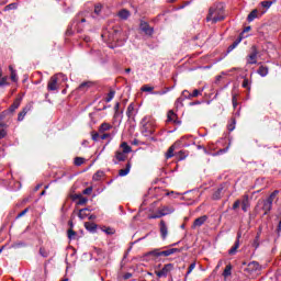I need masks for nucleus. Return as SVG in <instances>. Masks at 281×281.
I'll return each instance as SVG.
<instances>
[{
	"label": "nucleus",
	"instance_id": "f257e3e1",
	"mask_svg": "<svg viewBox=\"0 0 281 281\" xmlns=\"http://www.w3.org/2000/svg\"><path fill=\"white\" fill-rule=\"evenodd\" d=\"M101 36L103 41H109L112 43H124L126 42V38H128V34H126V32L122 31L120 27L112 29L111 31L105 30Z\"/></svg>",
	"mask_w": 281,
	"mask_h": 281
},
{
	"label": "nucleus",
	"instance_id": "f03ea898",
	"mask_svg": "<svg viewBox=\"0 0 281 281\" xmlns=\"http://www.w3.org/2000/svg\"><path fill=\"white\" fill-rule=\"evenodd\" d=\"M225 20V5L223 3L218 2L213 4L209 9V14L206 16L207 22L212 23H218V21H224Z\"/></svg>",
	"mask_w": 281,
	"mask_h": 281
},
{
	"label": "nucleus",
	"instance_id": "7ed1b4c3",
	"mask_svg": "<svg viewBox=\"0 0 281 281\" xmlns=\"http://www.w3.org/2000/svg\"><path fill=\"white\" fill-rule=\"evenodd\" d=\"M155 119H153V116L147 115L145 117L142 119L140 121V133L142 135H144L145 137H150V135H153L155 133Z\"/></svg>",
	"mask_w": 281,
	"mask_h": 281
},
{
	"label": "nucleus",
	"instance_id": "20e7f679",
	"mask_svg": "<svg viewBox=\"0 0 281 281\" xmlns=\"http://www.w3.org/2000/svg\"><path fill=\"white\" fill-rule=\"evenodd\" d=\"M172 271H175V265L167 263L162 267L161 270H156L155 273H156L157 278H168V276H170V273H172Z\"/></svg>",
	"mask_w": 281,
	"mask_h": 281
},
{
	"label": "nucleus",
	"instance_id": "39448f33",
	"mask_svg": "<svg viewBox=\"0 0 281 281\" xmlns=\"http://www.w3.org/2000/svg\"><path fill=\"white\" fill-rule=\"evenodd\" d=\"M251 52L247 57L248 65H256L258 63V47L256 45L251 46Z\"/></svg>",
	"mask_w": 281,
	"mask_h": 281
},
{
	"label": "nucleus",
	"instance_id": "423d86ee",
	"mask_svg": "<svg viewBox=\"0 0 281 281\" xmlns=\"http://www.w3.org/2000/svg\"><path fill=\"white\" fill-rule=\"evenodd\" d=\"M58 89V77L53 76L50 77L48 85H47V90L48 91H56Z\"/></svg>",
	"mask_w": 281,
	"mask_h": 281
},
{
	"label": "nucleus",
	"instance_id": "0eeeda50",
	"mask_svg": "<svg viewBox=\"0 0 281 281\" xmlns=\"http://www.w3.org/2000/svg\"><path fill=\"white\" fill-rule=\"evenodd\" d=\"M126 115H127L128 120H135V115H137V110H135V103H131L127 106Z\"/></svg>",
	"mask_w": 281,
	"mask_h": 281
},
{
	"label": "nucleus",
	"instance_id": "6e6552de",
	"mask_svg": "<svg viewBox=\"0 0 281 281\" xmlns=\"http://www.w3.org/2000/svg\"><path fill=\"white\" fill-rule=\"evenodd\" d=\"M260 203H262V211H263V214H268L271 212V210L273 209V204L271 202H269L268 200H263V201H259L258 202V205H260Z\"/></svg>",
	"mask_w": 281,
	"mask_h": 281
},
{
	"label": "nucleus",
	"instance_id": "1a4fd4ad",
	"mask_svg": "<svg viewBox=\"0 0 281 281\" xmlns=\"http://www.w3.org/2000/svg\"><path fill=\"white\" fill-rule=\"evenodd\" d=\"M240 233H238L234 246L228 250L229 256H234L236 255V251H238V247H240Z\"/></svg>",
	"mask_w": 281,
	"mask_h": 281
},
{
	"label": "nucleus",
	"instance_id": "9d476101",
	"mask_svg": "<svg viewBox=\"0 0 281 281\" xmlns=\"http://www.w3.org/2000/svg\"><path fill=\"white\" fill-rule=\"evenodd\" d=\"M246 271L248 273H254V271H260V263H258L257 261H252V262L248 263Z\"/></svg>",
	"mask_w": 281,
	"mask_h": 281
},
{
	"label": "nucleus",
	"instance_id": "9b49d317",
	"mask_svg": "<svg viewBox=\"0 0 281 281\" xmlns=\"http://www.w3.org/2000/svg\"><path fill=\"white\" fill-rule=\"evenodd\" d=\"M140 30L148 36H151V34L154 32V30L150 27L149 24H147V22H140Z\"/></svg>",
	"mask_w": 281,
	"mask_h": 281
},
{
	"label": "nucleus",
	"instance_id": "f8f14e48",
	"mask_svg": "<svg viewBox=\"0 0 281 281\" xmlns=\"http://www.w3.org/2000/svg\"><path fill=\"white\" fill-rule=\"evenodd\" d=\"M160 235L164 240L168 237V226L165 221H160Z\"/></svg>",
	"mask_w": 281,
	"mask_h": 281
},
{
	"label": "nucleus",
	"instance_id": "ddd939ff",
	"mask_svg": "<svg viewBox=\"0 0 281 281\" xmlns=\"http://www.w3.org/2000/svg\"><path fill=\"white\" fill-rule=\"evenodd\" d=\"M21 106V98H18L14 100V102L11 104V106L8 109L9 113H14L16 109Z\"/></svg>",
	"mask_w": 281,
	"mask_h": 281
},
{
	"label": "nucleus",
	"instance_id": "4468645a",
	"mask_svg": "<svg viewBox=\"0 0 281 281\" xmlns=\"http://www.w3.org/2000/svg\"><path fill=\"white\" fill-rule=\"evenodd\" d=\"M114 157L116 159L114 160V164H117V161H126V154L122 150H117Z\"/></svg>",
	"mask_w": 281,
	"mask_h": 281
},
{
	"label": "nucleus",
	"instance_id": "2eb2a0df",
	"mask_svg": "<svg viewBox=\"0 0 281 281\" xmlns=\"http://www.w3.org/2000/svg\"><path fill=\"white\" fill-rule=\"evenodd\" d=\"M131 168H132V165H131V161H128L124 169L119 170V177H126V175L131 172Z\"/></svg>",
	"mask_w": 281,
	"mask_h": 281
},
{
	"label": "nucleus",
	"instance_id": "dca6fc26",
	"mask_svg": "<svg viewBox=\"0 0 281 281\" xmlns=\"http://www.w3.org/2000/svg\"><path fill=\"white\" fill-rule=\"evenodd\" d=\"M205 221H207V216H201V217H198L194 222H193V228L194 227H201V225H204L205 224Z\"/></svg>",
	"mask_w": 281,
	"mask_h": 281
},
{
	"label": "nucleus",
	"instance_id": "f3484780",
	"mask_svg": "<svg viewBox=\"0 0 281 281\" xmlns=\"http://www.w3.org/2000/svg\"><path fill=\"white\" fill-rule=\"evenodd\" d=\"M117 16H120L123 21H126L128 16H131V11L122 9L121 11H119Z\"/></svg>",
	"mask_w": 281,
	"mask_h": 281
},
{
	"label": "nucleus",
	"instance_id": "a211bd4d",
	"mask_svg": "<svg viewBox=\"0 0 281 281\" xmlns=\"http://www.w3.org/2000/svg\"><path fill=\"white\" fill-rule=\"evenodd\" d=\"M85 227L88 232H91L92 234H95V229H98V225L95 223L86 222Z\"/></svg>",
	"mask_w": 281,
	"mask_h": 281
},
{
	"label": "nucleus",
	"instance_id": "6ab92c4d",
	"mask_svg": "<svg viewBox=\"0 0 281 281\" xmlns=\"http://www.w3.org/2000/svg\"><path fill=\"white\" fill-rule=\"evenodd\" d=\"M179 249L178 248H170L168 250H162L161 251V256H164L165 258H168V256H172V254H179Z\"/></svg>",
	"mask_w": 281,
	"mask_h": 281
},
{
	"label": "nucleus",
	"instance_id": "aec40b11",
	"mask_svg": "<svg viewBox=\"0 0 281 281\" xmlns=\"http://www.w3.org/2000/svg\"><path fill=\"white\" fill-rule=\"evenodd\" d=\"M167 122H172L173 124H177V113H175V111L170 110L168 112Z\"/></svg>",
	"mask_w": 281,
	"mask_h": 281
},
{
	"label": "nucleus",
	"instance_id": "412c9836",
	"mask_svg": "<svg viewBox=\"0 0 281 281\" xmlns=\"http://www.w3.org/2000/svg\"><path fill=\"white\" fill-rule=\"evenodd\" d=\"M257 72L259 74V76H261V78H265L269 75V67L260 66Z\"/></svg>",
	"mask_w": 281,
	"mask_h": 281
},
{
	"label": "nucleus",
	"instance_id": "4be33fe9",
	"mask_svg": "<svg viewBox=\"0 0 281 281\" xmlns=\"http://www.w3.org/2000/svg\"><path fill=\"white\" fill-rule=\"evenodd\" d=\"M241 210L243 212H247L249 210V195H245L241 201Z\"/></svg>",
	"mask_w": 281,
	"mask_h": 281
},
{
	"label": "nucleus",
	"instance_id": "5701e85b",
	"mask_svg": "<svg viewBox=\"0 0 281 281\" xmlns=\"http://www.w3.org/2000/svg\"><path fill=\"white\" fill-rule=\"evenodd\" d=\"M93 86V82H91V81H85V82H82L80 86H79V90L80 91H87V89H90V87H92Z\"/></svg>",
	"mask_w": 281,
	"mask_h": 281
},
{
	"label": "nucleus",
	"instance_id": "b1692460",
	"mask_svg": "<svg viewBox=\"0 0 281 281\" xmlns=\"http://www.w3.org/2000/svg\"><path fill=\"white\" fill-rule=\"evenodd\" d=\"M9 70L11 72L12 82H19V76L16 75V70L12 66H9Z\"/></svg>",
	"mask_w": 281,
	"mask_h": 281
},
{
	"label": "nucleus",
	"instance_id": "393cba45",
	"mask_svg": "<svg viewBox=\"0 0 281 281\" xmlns=\"http://www.w3.org/2000/svg\"><path fill=\"white\" fill-rule=\"evenodd\" d=\"M255 19H258V9L252 10L247 18V21L251 23Z\"/></svg>",
	"mask_w": 281,
	"mask_h": 281
},
{
	"label": "nucleus",
	"instance_id": "a878e982",
	"mask_svg": "<svg viewBox=\"0 0 281 281\" xmlns=\"http://www.w3.org/2000/svg\"><path fill=\"white\" fill-rule=\"evenodd\" d=\"M121 148H122L121 151L124 153L125 155H128V153H131L133 150L126 142L121 144Z\"/></svg>",
	"mask_w": 281,
	"mask_h": 281
},
{
	"label": "nucleus",
	"instance_id": "bb28decb",
	"mask_svg": "<svg viewBox=\"0 0 281 281\" xmlns=\"http://www.w3.org/2000/svg\"><path fill=\"white\" fill-rule=\"evenodd\" d=\"M27 108H24L19 114H18V122H23L25 120V115H27Z\"/></svg>",
	"mask_w": 281,
	"mask_h": 281
},
{
	"label": "nucleus",
	"instance_id": "cd10ccee",
	"mask_svg": "<svg viewBox=\"0 0 281 281\" xmlns=\"http://www.w3.org/2000/svg\"><path fill=\"white\" fill-rule=\"evenodd\" d=\"M240 41L241 40L238 38L235 42H233V44L228 46L227 53L229 54V52H234V49H236L238 47V45H240Z\"/></svg>",
	"mask_w": 281,
	"mask_h": 281
},
{
	"label": "nucleus",
	"instance_id": "c85d7f7f",
	"mask_svg": "<svg viewBox=\"0 0 281 281\" xmlns=\"http://www.w3.org/2000/svg\"><path fill=\"white\" fill-rule=\"evenodd\" d=\"M103 177H104V171L99 170L93 175L92 179L93 181H102Z\"/></svg>",
	"mask_w": 281,
	"mask_h": 281
},
{
	"label": "nucleus",
	"instance_id": "c756f323",
	"mask_svg": "<svg viewBox=\"0 0 281 281\" xmlns=\"http://www.w3.org/2000/svg\"><path fill=\"white\" fill-rule=\"evenodd\" d=\"M123 117H124V110L114 112V120H116V122H122Z\"/></svg>",
	"mask_w": 281,
	"mask_h": 281
},
{
	"label": "nucleus",
	"instance_id": "7c9ffc66",
	"mask_svg": "<svg viewBox=\"0 0 281 281\" xmlns=\"http://www.w3.org/2000/svg\"><path fill=\"white\" fill-rule=\"evenodd\" d=\"M158 211H160V214H164V216H168V214H172L175 212V210H172L168 206H164L162 209H160Z\"/></svg>",
	"mask_w": 281,
	"mask_h": 281
},
{
	"label": "nucleus",
	"instance_id": "2f4dec72",
	"mask_svg": "<svg viewBox=\"0 0 281 281\" xmlns=\"http://www.w3.org/2000/svg\"><path fill=\"white\" fill-rule=\"evenodd\" d=\"M175 147L176 145H171L166 153V159H171V157H175Z\"/></svg>",
	"mask_w": 281,
	"mask_h": 281
},
{
	"label": "nucleus",
	"instance_id": "473e14b6",
	"mask_svg": "<svg viewBox=\"0 0 281 281\" xmlns=\"http://www.w3.org/2000/svg\"><path fill=\"white\" fill-rule=\"evenodd\" d=\"M87 212H89V209L79 210L78 217L81 218V221L87 218V216H89Z\"/></svg>",
	"mask_w": 281,
	"mask_h": 281
},
{
	"label": "nucleus",
	"instance_id": "72a5a7b5",
	"mask_svg": "<svg viewBox=\"0 0 281 281\" xmlns=\"http://www.w3.org/2000/svg\"><path fill=\"white\" fill-rule=\"evenodd\" d=\"M278 194H280V191L274 190L267 199L266 201L270 202L273 204V201L276 200V196H278Z\"/></svg>",
	"mask_w": 281,
	"mask_h": 281
},
{
	"label": "nucleus",
	"instance_id": "f704fd0d",
	"mask_svg": "<svg viewBox=\"0 0 281 281\" xmlns=\"http://www.w3.org/2000/svg\"><path fill=\"white\" fill-rule=\"evenodd\" d=\"M224 278H229L232 276V265H227L223 272Z\"/></svg>",
	"mask_w": 281,
	"mask_h": 281
},
{
	"label": "nucleus",
	"instance_id": "c9c22d12",
	"mask_svg": "<svg viewBox=\"0 0 281 281\" xmlns=\"http://www.w3.org/2000/svg\"><path fill=\"white\" fill-rule=\"evenodd\" d=\"M67 234H68L69 240H76V236H78V234L71 228L68 229Z\"/></svg>",
	"mask_w": 281,
	"mask_h": 281
},
{
	"label": "nucleus",
	"instance_id": "e433bc0d",
	"mask_svg": "<svg viewBox=\"0 0 281 281\" xmlns=\"http://www.w3.org/2000/svg\"><path fill=\"white\" fill-rule=\"evenodd\" d=\"M181 98H184V100H192V93L188 90H183L181 93Z\"/></svg>",
	"mask_w": 281,
	"mask_h": 281
},
{
	"label": "nucleus",
	"instance_id": "4c0bfd02",
	"mask_svg": "<svg viewBox=\"0 0 281 281\" xmlns=\"http://www.w3.org/2000/svg\"><path fill=\"white\" fill-rule=\"evenodd\" d=\"M111 128H112L111 124H109V123H103V124H101V126H100V132H101V133H104V131H111Z\"/></svg>",
	"mask_w": 281,
	"mask_h": 281
},
{
	"label": "nucleus",
	"instance_id": "58836bf2",
	"mask_svg": "<svg viewBox=\"0 0 281 281\" xmlns=\"http://www.w3.org/2000/svg\"><path fill=\"white\" fill-rule=\"evenodd\" d=\"M222 192H223V189L220 188V189H217V190L213 193V199H214V201H218V199H221Z\"/></svg>",
	"mask_w": 281,
	"mask_h": 281
},
{
	"label": "nucleus",
	"instance_id": "ea45409f",
	"mask_svg": "<svg viewBox=\"0 0 281 281\" xmlns=\"http://www.w3.org/2000/svg\"><path fill=\"white\" fill-rule=\"evenodd\" d=\"M194 269H196V262H193L189 266V269L186 274V280L188 279V276H190V273H192V271H194Z\"/></svg>",
	"mask_w": 281,
	"mask_h": 281
},
{
	"label": "nucleus",
	"instance_id": "a19ab883",
	"mask_svg": "<svg viewBox=\"0 0 281 281\" xmlns=\"http://www.w3.org/2000/svg\"><path fill=\"white\" fill-rule=\"evenodd\" d=\"M184 98L183 97H179L177 100H176V108L179 109L181 106H183V102H184Z\"/></svg>",
	"mask_w": 281,
	"mask_h": 281
},
{
	"label": "nucleus",
	"instance_id": "79ce46f5",
	"mask_svg": "<svg viewBox=\"0 0 281 281\" xmlns=\"http://www.w3.org/2000/svg\"><path fill=\"white\" fill-rule=\"evenodd\" d=\"M199 95H203V89H201V90L195 89V90H193V92L191 93V98H199Z\"/></svg>",
	"mask_w": 281,
	"mask_h": 281
},
{
	"label": "nucleus",
	"instance_id": "37998d69",
	"mask_svg": "<svg viewBox=\"0 0 281 281\" xmlns=\"http://www.w3.org/2000/svg\"><path fill=\"white\" fill-rule=\"evenodd\" d=\"M114 98H115L114 90H110V92L108 93V97L105 98V102H111V100H113Z\"/></svg>",
	"mask_w": 281,
	"mask_h": 281
},
{
	"label": "nucleus",
	"instance_id": "c03bdc74",
	"mask_svg": "<svg viewBox=\"0 0 281 281\" xmlns=\"http://www.w3.org/2000/svg\"><path fill=\"white\" fill-rule=\"evenodd\" d=\"M16 8H19V4H16V2L10 3L8 4L4 10L5 11H10V10H16Z\"/></svg>",
	"mask_w": 281,
	"mask_h": 281
},
{
	"label": "nucleus",
	"instance_id": "a18cd8bd",
	"mask_svg": "<svg viewBox=\"0 0 281 281\" xmlns=\"http://www.w3.org/2000/svg\"><path fill=\"white\" fill-rule=\"evenodd\" d=\"M177 155H178V159L180 161H183V159H186L188 157V154L183 150H180Z\"/></svg>",
	"mask_w": 281,
	"mask_h": 281
},
{
	"label": "nucleus",
	"instance_id": "49530a36",
	"mask_svg": "<svg viewBox=\"0 0 281 281\" xmlns=\"http://www.w3.org/2000/svg\"><path fill=\"white\" fill-rule=\"evenodd\" d=\"M82 164H85V158L82 157L75 158V166H82Z\"/></svg>",
	"mask_w": 281,
	"mask_h": 281
},
{
	"label": "nucleus",
	"instance_id": "de8ad7c7",
	"mask_svg": "<svg viewBox=\"0 0 281 281\" xmlns=\"http://www.w3.org/2000/svg\"><path fill=\"white\" fill-rule=\"evenodd\" d=\"M149 256H155L156 258H159V257H161L162 255H161V251H160L159 249H155V250H151V251L149 252Z\"/></svg>",
	"mask_w": 281,
	"mask_h": 281
},
{
	"label": "nucleus",
	"instance_id": "09e8293b",
	"mask_svg": "<svg viewBox=\"0 0 281 281\" xmlns=\"http://www.w3.org/2000/svg\"><path fill=\"white\" fill-rule=\"evenodd\" d=\"M102 12V4H95L94 5V14H97L99 16V14H101Z\"/></svg>",
	"mask_w": 281,
	"mask_h": 281
},
{
	"label": "nucleus",
	"instance_id": "8fccbe9b",
	"mask_svg": "<svg viewBox=\"0 0 281 281\" xmlns=\"http://www.w3.org/2000/svg\"><path fill=\"white\" fill-rule=\"evenodd\" d=\"M261 5H262V8H266L267 10H269V8H271V5H273V1H262Z\"/></svg>",
	"mask_w": 281,
	"mask_h": 281
},
{
	"label": "nucleus",
	"instance_id": "3c124183",
	"mask_svg": "<svg viewBox=\"0 0 281 281\" xmlns=\"http://www.w3.org/2000/svg\"><path fill=\"white\" fill-rule=\"evenodd\" d=\"M228 131L232 132L236 128V119H232V122L228 124Z\"/></svg>",
	"mask_w": 281,
	"mask_h": 281
},
{
	"label": "nucleus",
	"instance_id": "603ef678",
	"mask_svg": "<svg viewBox=\"0 0 281 281\" xmlns=\"http://www.w3.org/2000/svg\"><path fill=\"white\" fill-rule=\"evenodd\" d=\"M164 214L165 213H160V211H158L157 213L149 215V218H161Z\"/></svg>",
	"mask_w": 281,
	"mask_h": 281
},
{
	"label": "nucleus",
	"instance_id": "864d4df0",
	"mask_svg": "<svg viewBox=\"0 0 281 281\" xmlns=\"http://www.w3.org/2000/svg\"><path fill=\"white\" fill-rule=\"evenodd\" d=\"M155 88L148 86V85H145L140 88V91H144V92H150L153 91Z\"/></svg>",
	"mask_w": 281,
	"mask_h": 281
},
{
	"label": "nucleus",
	"instance_id": "5fc2aeb1",
	"mask_svg": "<svg viewBox=\"0 0 281 281\" xmlns=\"http://www.w3.org/2000/svg\"><path fill=\"white\" fill-rule=\"evenodd\" d=\"M40 255L42 258H47L49 256V252L45 250V248H40Z\"/></svg>",
	"mask_w": 281,
	"mask_h": 281
},
{
	"label": "nucleus",
	"instance_id": "6e6d98bb",
	"mask_svg": "<svg viewBox=\"0 0 281 281\" xmlns=\"http://www.w3.org/2000/svg\"><path fill=\"white\" fill-rule=\"evenodd\" d=\"M8 85V77H0V87H5Z\"/></svg>",
	"mask_w": 281,
	"mask_h": 281
},
{
	"label": "nucleus",
	"instance_id": "4d7b16f0",
	"mask_svg": "<svg viewBox=\"0 0 281 281\" xmlns=\"http://www.w3.org/2000/svg\"><path fill=\"white\" fill-rule=\"evenodd\" d=\"M30 212V209H24L22 212H20L16 216V218H21L22 216H25Z\"/></svg>",
	"mask_w": 281,
	"mask_h": 281
},
{
	"label": "nucleus",
	"instance_id": "13d9d810",
	"mask_svg": "<svg viewBox=\"0 0 281 281\" xmlns=\"http://www.w3.org/2000/svg\"><path fill=\"white\" fill-rule=\"evenodd\" d=\"M89 201L87 198H79L78 205H85Z\"/></svg>",
	"mask_w": 281,
	"mask_h": 281
},
{
	"label": "nucleus",
	"instance_id": "bf43d9fd",
	"mask_svg": "<svg viewBox=\"0 0 281 281\" xmlns=\"http://www.w3.org/2000/svg\"><path fill=\"white\" fill-rule=\"evenodd\" d=\"M100 134L98 133V132H95V133H93L92 134V139H93V142H98L99 139H100Z\"/></svg>",
	"mask_w": 281,
	"mask_h": 281
},
{
	"label": "nucleus",
	"instance_id": "052dcab7",
	"mask_svg": "<svg viewBox=\"0 0 281 281\" xmlns=\"http://www.w3.org/2000/svg\"><path fill=\"white\" fill-rule=\"evenodd\" d=\"M238 207H240V200L235 201L233 204V210H238Z\"/></svg>",
	"mask_w": 281,
	"mask_h": 281
},
{
	"label": "nucleus",
	"instance_id": "680f3d73",
	"mask_svg": "<svg viewBox=\"0 0 281 281\" xmlns=\"http://www.w3.org/2000/svg\"><path fill=\"white\" fill-rule=\"evenodd\" d=\"M104 232H105L109 236L115 234V232H114L113 228H111V227L105 228Z\"/></svg>",
	"mask_w": 281,
	"mask_h": 281
},
{
	"label": "nucleus",
	"instance_id": "e2e57ef3",
	"mask_svg": "<svg viewBox=\"0 0 281 281\" xmlns=\"http://www.w3.org/2000/svg\"><path fill=\"white\" fill-rule=\"evenodd\" d=\"M93 192V188L88 187L87 189L83 190V194H91Z\"/></svg>",
	"mask_w": 281,
	"mask_h": 281
},
{
	"label": "nucleus",
	"instance_id": "0e129e2a",
	"mask_svg": "<svg viewBox=\"0 0 281 281\" xmlns=\"http://www.w3.org/2000/svg\"><path fill=\"white\" fill-rule=\"evenodd\" d=\"M232 102H233L234 109H236V106H238V101L236 99V95H233Z\"/></svg>",
	"mask_w": 281,
	"mask_h": 281
},
{
	"label": "nucleus",
	"instance_id": "69168bd1",
	"mask_svg": "<svg viewBox=\"0 0 281 281\" xmlns=\"http://www.w3.org/2000/svg\"><path fill=\"white\" fill-rule=\"evenodd\" d=\"M241 87H244V89H247L249 87V80L244 79Z\"/></svg>",
	"mask_w": 281,
	"mask_h": 281
},
{
	"label": "nucleus",
	"instance_id": "338daca9",
	"mask_svg": "<svg viewBox=\"0 0 281 281\" xmlns=\"http://www.w3.org/2000/svg\"><path fill=\"white\" fill-rule=\"evenodd\" d=\"M5 135H8V132H5V130H1L0 131V139H3V137H5Z\"/></svg>",
	"mask_w": 281,
	"mask_h": 281
},
{
	"label": "nucleus",
	"instance_id": "774afa93",
	"mask_svg": "<svg viewBox=\"0 0 281 281\" xmlns=\"http://www.w3.org/2000/svg\"><path fill=\"white\" fill-rule=\"evenodd\" d=\"M108 137H111V134H103L100 136V139H108Z\"/></svg>",
	"mask_w": 281,
	"mask_h": 281
}]
</instances>
